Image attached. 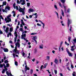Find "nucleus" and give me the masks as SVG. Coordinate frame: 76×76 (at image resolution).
Returning <instances> with one entry per match:
<instances>
[{
    "mask_svg": "<svg viewBox=\"0 0 76 76\" xmlns=\"http://www.w3.org/2000/svg\"><path fill=\"white\" fill-rule=\"evenodd\" d=\"M20 39H18L17 42L15 43V49H14L13 51H12L13 53H15V54H16L17 53L18 54H19V51L18 50H17V47H18V48H20Z\"/></svg>",
    "mask_w": 76,
    "mask_h": 76,
    "instance_id": "1",
    "label": "nucleus"
},
{
    "mask_svg": "<svg viewBox=\"0 0 76 76\" xmlns=\"http://www.w3.org/2000/svg\"><path fill=\"white\" fill-rule=\"evenodd\" d=\"M26 61H25V64L26 65V66H25V68L26 69V70L25 71V72H24V71H23V70H22V72L24 73V74H25V73H26V70H29V68L28 67H27V65H26Z\"/></svg>",
    "mask_w": 76,
    "mask_h": 76,
    "instance_id": "2",
    "label": "nucleus"
},
{
    "mask_svg": "<svg viewBox=\"0 0 76 76\" xmlns=\"http://www.w3.org/2000/svg\"><path fill=\"white\" fill-rule=\"evenodd\" d=\"M11 17V15L10 14L7 16V20L6 21V23H8L9 22H11V19L9 18H10Z\"/></svg>",
    "mask_w": 76,
    "mask_h": 76,
    "instance_id": "3",
    "label": "nucleus"
},
{
    "mask_svg": "<svg viewBox=\"0 0 76 76\" xmlns=\"http://www.w3.org/2000/svg\"><path fill=\"white\" fill-rule=\"evenodd\" d=\"M13 28L12 27H11L10 28V33L9 32L8 33V34L7 35V37H9V35L11 37L12 36V33L11 32L13 31Z\"/></svg>",
    "mask_w": 76,
    "mask_h": 76,
    "instance_id": "4",
    "label": "nucleus"
},
{
    "mask_svg": "<svg viewBox=\"0 0 76 76\" xmlns=\"http://www.w3.org/2000/svg\"><path fill=\"white\" fill-rule=\"evenodd\" d=\"M3 28H4V30L5 31V32L7 33H8V31H9V28L8 27H7L6 29H5V28H6V26H4Z\"/></svg>",
    "mask_w": 76,
    "mask_h": 76,
    "instance_id": "5",
    "label": "nucleus"
},
{
    "mask_svg": "<svg viewBox=\"0 0 76 76\" xmlns=\"http://www.w3.org/2000/svg\"><path fill=\"white\" fill-rule=\"evenodd\" d=\"M21 37L22 39H24L25 41H26V42H28V40H26V38H25V37H26V34H24L21 36Z\"/></svg>",
    "mask_w": 76,
    "mask_h": 76,
    "instance_id": "6",
    "label": "nucleus"
},
{
    "mask_svg": "<svg viewBox=\"0 0 76 76\" xmlns=\"http://www.w3.org/2000/svg\"><path fill=\"white\" fill-rule=\"evenodd\" d=\"M67 22L68 24V27L69 28V25H70L72 23V20L68 18Z\"/></svg>",
    "mask_w": 76,
    "mask_h": 76,
    "instance_id": "7",
    "label": "nucleus"
},
{
    "mask_svg": "<svg viewBox=\"0 0 76 76\" xmlns=\"http://www.w3.org/2000/svg\"><path fill=\"white\" fill-rule=\"evenodd\" d=\"M14 35L15 37V38L14 39V42H16L17 41V37H18V34H17V33L15 32L14 33Z\"/></svg>",
    "mask_w": 76,
    "mask_h": 76,
    "instance_id": "8",
    "label": "nucleus"
},
{
    "mask_svg": "<svg viewBox=\"0 0 76 76\" xmlns=\"http://www.w3.org/2000/svg\"><path fill=\"white\" fill-rule=\"evenodd\" d=\"M19 11L20 12V13L22 12V11L21 10H22L23 12H24L25 10V7H24L23 8H20L18 9Z\"/></svg>",
    "mask_w": 76,
    "mask_h": 76,
    "instance_id": "9",
    "label": "nucleus"
},
{
    "mask_svg": "<svg viewBox=\"0 0 76 76\" xmlns=\"http://www.w3.org/2000/svg\"><path fill=\"white\" fill-rule=\"evenodd\" d=\"M73 41L74 42H72V43L73 45L75 47V44H76V37H74Z\"/></svg>",
    "mask_w": 76,
    "mask_h": 76,
    "instance_id": "10",
    "label": "nucleus"
},
{
    "mask_svg": "<svg viewBox=\"0 0 76 76\" xmlns=\"http://www.w3.org/2000/svg\"><path fill=\"white\" fill-rule=\"evenodd\" d=\"M21 24H20V27H23V25H25V23H24V22H23V20L22 19L21 20Z\"/></svg>",
    "mask_w": 76,
    "mask_h": 76,
    "instance_id": "11",
    "label": "nucleus"
},
{
    "mask_svg": "<svg viewBox=\"0 0 76 76\" xmlns=\"http://www.w3.org/2000/svg\"><path fill=\"white\" fill-rule=\"evenodd\" d=\"M34 12V9H32V8H30L28 9V13H30L31 12Z\"/></svg>",
    "mask_w": 76,
    "mask_h": 76,
    "instance_id": "12",
    "label": "nucleus"
},
{
    "mask_svg": "<svg viewBox=\"0 0 76 76\" xmlns=\"http://www.w3.org/2000/svg\"><path fill=\"white\" fill-rule=\"evenodd\" d=\"M74 49H76V45H75V46L74 45H73V46H72L71 47V51H74Z\"/></svg>",
    "mask_w": 76,
    "mask_h": 76,
    "instance_id": "13",
    "label": "nucleus"
},
{
    "mask_svg": "<svg viewBox=\"0 0 76 76\" xmlns=\"http://www.w3.org/2000/svg\"><path fill=\"white\" fill-rule=\"evenodd\" d=\"M4 5L5 6L6 5V1H4L3 2V4L2 5H1L0 6V7H1V6H2V7H3V6H4Z\"/></svg>",
    "mask_w": 76,
    "mask_h": 76,
    "instance_id": "14",
    "label": "nucleus"
},
{
    "mask_svg": "<svg viewBox=\"0 0 76 76\" xmlns=\"http://www.w3.org/2000/svg\"><path fill=\"white\" fill-rule=\"evenodd\" d=\"M7 70V68L5 67V69H3L2 71V73H4V72L6 71Z\"/></svg>",
    "mask_w": 76,
    "mask_h": 76,
    "instance_id": "15",
    "label": "nucleus"
},
{
    "mask_svg": "<svg viewBox=\"0 0 76 76\" xmlns=\"http://www.w3.org/2000/svg\"><path fill=\"white\" fill-rule=\"evenodd\" d=\"M22 5H24L25 4V0H23L21 2H20Z\"/></svg>",
    "mask_w": 76,
    "mask_h": 76,
    "instance_id": "16",
    "label": "nucleus"
},
{
    "mask_svg": "<svg viewBox=\"0 0 76 76\" xmlns=\"http://www.w3.org/2000/svg\"><path fill=\"white\" fill-rule=\"evenodd\" d=\"M31 38L32 40H35V39H37V37L36 36L31 37Z\"/></svg>",
    "mask_w": 76,
    "mask_h": 76,
    "instance_id": "17",
    "label": "nucleus"
},
{
    "mask_svg": "<svg viewBox=\"0 0 76 76\" xmlns=\"http://www.w3.org/2000/svg\"><path fill=\"white\" fill-rule=\"evenodd\" d=\"M1 13H0V24H1V22H0L1 21V18L2 20H3L4 19V18H3V17H2V16H1Z\"/></svg>",
    "mask_w": 76,
    "mask_h": 76,
    "instance_id": "18",
    "label": "nucleus"
},
{
    "mask_svg": "<svg viewBox=\"0 0 76 76\" xmlns=\"http://www.w3.org/2000/svg\"><path fill=\"white\" fill-rule=\"evenodd\" d=\"M54 62H55L56 64H58V60H57V58H55L54 61Z\"/></svg>",
    "mask_w": 76,
    "mask_h": 76,
    "instance_id": "19",
    "label": "nucleus"
},
{
    "mask_svg": "<svg viewBox=\"0 0 76 76\" xmlns=\"http://www.w3.org/2000/svg\"><path fill=\"white\" fill-rule=\"evenodd\" d=\"M68 53L69 54V56L70 57H72V56H73V55H72L73 54H72V53L70 52H69Z\"/></svg>",
    "mask_w": 76,
    "mask_h": 76,
    "instance_id": "20",
    "label": "nucleus"
},
{
    "mask_svg": "<svg viewBox=\"0 0 76 76\" xmlns=\"http://www.w3.org/2000/svg\"><path fill=\"white\" fill-rule=\"evenodd\" d=\"M4 52H8L9 50L7 48H5L4 49Z\"/></svg>",
    "mask_w": 76,
    "mask_h": 76,
    "instance_id": "21",
    "label": "nucleus"
},
{
    "mask_svg": "<svg viewBox=\"0 0 76 76\" xmlns=\"http://www.w3.org/2000/svg\"><path fill=\"white\" fill-rule=\"evenodd\" d=\"M61 10V15L63 16V17H64V14L63 10Z\"/></svg>",
    "mask_w": 76,
    "mask_h": 76,
    "instance_id": "22",
    "label": "nucleus"
},
{
    "mask_svg": "<svg viewBox=\"0 0 76 76\" xmlns=\"http://www.w3.org/2000/svg\"><path fill=\"white\" fill-rule=\"evenodd\" d=\"M6 9H8L9 10H10V7L8 6H6L5 8V10H6Z\"/></svg>",
    "mask_w": 76,
    "mask_h": 76,
    "instance_id": "23",
    "label": "nucleus"
},
{
    "mask_svg": "<svg viewBox=\"0 0 76 76\" xmlns=\"http://www.w3.org/2000/svg\"><path fill=\"white\" fill-rule=\"evenodd\" d=\"M12 13L14 14L13 15V16H14V17H15V16H16L15 11H12Z\"/></svg>",
    "mask_w": 76,
    "mask_h": 76,
    "instance_id": "24",
    "label": "nucleus"
},
{
    "mask_svg": "<svg viewBox=\"0 0 76 76\" xmlns=\"http://www.w3.org/2000/svg\"><path fill=\"white\" fill-rule=\"evenodd\" d=\"M39 48L41 49H43V45H41L39 46Z\"/></svg>",
    "mask_w": 76,
    "mask_h": 76,
    "instance_id": "25",
    "label": "nucleus"
},
{
    "mask_svg": "<svg viewBox=\"0 0 76 76\" xmlns=\"http://www.w3.org/2000/svg\"><path fill=\"white\" fill-rule=\"evenodd\" d=\"M61 2L63 3H64L66 1V0H60Z\"/></svg>",
    "mask_w": 76,
    "mask_h": 76,
    "instance_id": "26",
    "label": "nucleus"
},
{
    "mask_svg": "<svg viewBox=\"0 0 76 76\" xmlns=\"http://www.w3.org/2000/svg\"><path fill=\"white\" fill-rule=\"evenodd\" d=\"M63 7H64L65 12H66V6H64V4L63 5Z\"/></svg>",
    "mask_w": 76,
    "mask_h": 76,
    "instance_id": "27",
    "label": "nucleus"
},
{
    "mask_svg": "<svg viewBox=\"0 0 76 76\" xmlns=\"http://www.w3.org/2000/svg\"><path fill=\"white\" fill-rule=\"evenodd\" d=\"M70 39H71V37H70V36H69L68 38V40L69 42H70Z\"/></svg>",
    "mask_w": 76,
    "mask_h": 76,
    "instance_id": "28",
    "label": "nucleus"
},
{
    "mask_svg": "<svg viewBox=\"0 0 76 76\" xmlns=\"http://www.w3.org/2000/svg\"><path fill=\"white\" fill-rule=\"evenodd\" d=\"M12 55H13V57H14V58H15V56H16V57H18V55H16V54H14V53H13V54H12Z\"/></svg>",
    "mask_w": 76,
    "mask_h": 76,
    "instance_id": "29",
    "label": "nucleus"
},
{
    "mask_svg": "<svg viewBox=\"0 0 76 76\" xmlns=\"http://www.w3.org/2000/svg\"><path fill=\"white\" fill-rule=\"evenodd\" d=\"M73 76H76V72H73L72 74Z\"/></svg>",
    "mask_w": 76,
    "mask_h": 76,
    "instance_id": "30",
    "label": "nucleus"
},
{
    "mask_svg": "<svg viewBox=\"0 0 76 76\" xmlns=\"http://www.w3.org/2000/svg\"><path fill=\"white\" fill-rule=\"evenodd\" d=\"M42 24L43 25L42 28H43V29H44V28H45V24L44 23H42Z\"/></svg>",
    "mask_w": 76,
    "mask_h": 76,
    "instance_id": "31",
    "label": "nucleus"
},
{
    "mask_svg": "<svg viewBox=\"0 0 76 76\" xmlns=\"http://www.w3.org/2000/svg\"><path fill=\"white\" fill-rule=\"evenodd\" d=\"M59 5L60 7H61V8H62L63 7V6H62L61 4V3H60V2L59 3Z\"/></svg>",
    "mask_w": 76,
    "mask_h": 76,
    "instance_id": "32",
    "label": "nucleus"
},
{
    "mask_svg": "<svg viewBox=\"0 0 76 76\" xmlns=\"http://www.w3.org/2000/svg\"><path fill=\"white\" fill-rule=\"evenodd\" d=\"M27 7H29L30 6V3H27Z\"/></svg>",
    "mask_w": 76,
    "mask_h": 76,
    "instance_id": "33",
    "label": "nucleus"
},
{
    "mask_svg": "<svg viewBox=\"0 0 76 76\" xmlns=\"http://www.w3.org/2000/svg\"><path fill=\"white\" fill-rule=\"evenodd\" d=\"M65 44L66 45H67V46H69V44L68 43H67L66 41L65 42Z\"/></svg>",
    "mask_w": 76,
    "mask_h": 76,
    "instance_id": "34",
    "label": "nucleus"
},
{
    "mask_svg": "<svg viewBox=\"0 0 76 76\" xmlns=\"http://www.w3.org/2000/svg\"><path fill=\"white\" fill-rule=\"evenodd\" d=\"M72 26H70V28L69 29V31L70 32H72Z\"/></svg>",
    "mask_w": 76,
    "mask_h": 76,
    "instance_id": "35",
    "label": "nucleus"
},
{
    "mask_svg": "<svg viewBox=\"0 0 76 76\" xmlns=\"http://www.w3.org/2000/svg\"><path fill=\"white\" fill-rule=\"evenodd\" d=\"M35 34H37V33H31L30 34V35H35Z\"/></svg>",
    "mask_w": 76,
    "mask_h": 76,
    "instance_id": "36",
    "label": "nucleus"
},
{
    "mask_svg": "<svg viewBox=\"0 0 76 76\" xmlns=\"http://www.w3.org/2000/svg\"><path fill=\"white\" fill-rule=\"evenodd\" d=\"M15 66H18V62H17V61H15Z\"/></svg>",
    "mask_w": 76,
    "mask_h": 76,
    "instance_id": "37",
    "label": "nucleus"
},
{
    "mask_svg": "<svg viewBox=\"0 0 76 76\" xmlns=\"http://www.w3.org/2000/svg\"><path fill=\"white\" fill-rule=\"evenodd\" d=\"M17 2L18 4H20V1H19L18 0H17Z\"/></svg>",
    "mask_w": 76,
    "mask_h": 76,
    "instance_id": "38",
    "label": "nucleus"
},
{
    "mask_svg": "<svg viewBox=\"0 0 76 76\" xmlns=\"http://www.w3.org/2000/svg\"><path fill=\"white\" fill-rule=\"evenodd\" d=\"M2 12H6V13H7V10H4V9H3Z\"/></svg>",
    "mask_w": 76,
    "mask_h": 76,
    "instance_id": "39",
    "label": "nucleus"
},
{
    "mask_svg": "<svg viewBox=\"0 0 76 76\" xmlns=\"http://www.w3.org/2000/svg\"><path fill=\"white\" fill-rule=\"evenodd\" d=\"M15 5H16V4H13V7H14V9H16Z\"/></svg>",
    "mask_w": 76,
    "mask_h": 76,
    "instance_id": "40",
    "label": "nucleus"
},
{
    "mask_svg": "<svg viewBox=\"0 0 76 76\" xmlns=\"http://www.w3.org/2000/svg\"><path fill=\"white\" fill-rule=\"evenodd\" d=\"M37 49H35L34 51V53H37Z\"/></svg>",
    "mask_w": 76,
    "mask_h": 76,
    "instance_id": "41",
    "label": "nucleus"
},
{
    "mask_svg": "<svg viewBox=\"0 0 76 76\" xmlns=\"http://www.w3.org/2000/svg\"><path fill=\"white\" fill-rule=\"evenodd\" d=\"M54 73L56 75L57 73V70H55Z\"/></svg>",
    "mask_w": 76,
    "mask_h": 76,
    "instance_id": "42",
    "label": "nucleus"
},
{
    "mask_svg": "<svg viewBox=\"0 0 76 76\" xmlns=\"http://www.w3.org/2000/svg\"><path fill=\"white\" fill-rule=\"evenodd\" d=\"M19 30L20 31H23V28H19Z\"/></svg>",
    "mask_w": 76,
    "mask_h": 76,
    "instance_id": "43",
    "label": "nucleus"
},
{
    "mask_svg": "<svg viewBox=\"0 0 76 76\" xmlns=\"http://www.w3.org/2000/svg\"><path fill=\"white\" fill-rule=\"evenodd\" d=\"M6 66L7 67H9V64L7 63L6 64Z\"/></svg>",
    "mask_w": 76,
    "mask_h": 76,
    "instance_id": "44",
    "label": "nucleus"
},
{
    "mask_svg": "<svg viewBox=\"0 0 76 76\" xmlns=\"http://www.w3.org/2000/svg\"><path fill=\"white\" fill-rule=\"evenodd\" d=\"M21 12H22L23 15H25V11H23L22 10H21Z\"/></svg>",
    "mask_w": 76,
    "mask_h": 76,
    "instance_id": "45",
    "label": "nucleus"
},
{
    "mask_svg": "<svg viewBox=\"0 0 76 76\" xmlns=\"http://www.w3.org/2000/svg\"><path fill=\"white\" fill-rule=\"evenodd\" d=\"M37 26H41V24H40L39 23H37Z\"/></svg>",
    "mask_w": 76,
    "mask_h": 76,
    "instance_id": "46",
    "label": "nucleus"
},
{
    "mask_svg": "<svg viewBox=\"0 0 76 76\" xmlns=\"http://www.w3.org/2000/svg\"><path fill=\"white\" fill-rule=\"evenodd\" d=\"M61 46H62L61 45H60V46H59V51H60V50H61Z\"/></svg>",
    "mask_w": 76,
    "mask_h": 76,
    "instance_id": "47",
    "label": "nucleus"
},
{
    "mask_svg": "<svg viewBox=\"0 0 76 76\" xmlns=\"http://www.w3.org/2000/svg\"><path fill=\"white\" fill-rule=\"evenodd\" d=\"M71 67L72 69H73L74 68L73 65L72 64H71Z\"/></svg>",
    "mask_w": 76,
    "mask_h": 76,
    "instance_id": "48",
    "label": "nucleus"
},
{
    "mask_svg": "<svg viewBox=\"0 0 76 76\" xmlns=\"http://www.w3.org/2000/svg\"><path fill=\"white\" fill-rule=\"evenodd\" d=\"M4 63H9V62L8 61L6 60L4 61Z\"/></svg>",
    "mask_w": 76,
    "mask_h": 76,
    "instance_id": "49",
    "label": "nucleus"
},
{
    "mask_svg": "<svg viewBox=\"0 0 76 76\" xmlns=\"http://www.w3.org/2000/svg\"><path fill=\"white\" fill-rule=\"evenodd\" d=\"M33 73V70L31 69L30 71V74H32V73Z\"/></svg>",
    "mask_w": 76,
    "mask_h": 76,
    "instance_id": "50",
    "label": "nucleus"
},
{
    "mask_svg": "<svg viewBox=\"0 0 76 76\" xmlns=\"http://www.w3.org/2000/svg\"><path fill=\"white\" fill-rule=\"evenodd\" d=\"M66 51L67 53H68L69 52V49L67 48H66Z\"/></svg>",
    "mask_w": 76,
    "mask_h": 76,
    "instance_id": "51",
    "label": "nucleus"
},
{
    "mask_svg": "<svg viewBox=\"0 0 76 76\" xmlns=\"http://www.w3.org/2000/svg\"><path fill=\"white\" fill-rule=\"evenodd\" d=\"M54 7L56 10L57 9V7L56 5H54Z\"/></svg>",
    "mask_w": 76,
    "mask_h": 76,
    "instance_id": "52",
    "label": "nucleus"
},
{
    "mask_svg": "<svg viewBox=\"0 0 76 76\" xmlns=\"http://www.w3.org/2000/svg\"><path fill=\"white\" fill-rule=\"evenodd\" d=\"M61 50H62V51H64V48L63 47H62L61 48Z\"/></svg>",
    "mask_w": 76,
    "mask_h": 76,
    "instance_id": "53",
    "label": "nucleus"
},
{
    "mask_svg": "<svg viewBox=\"0 0 76 76\" xmlns=\"http://www.w3.org/2000/svg\"><path fill=\"white\" fill-rule=\"evenodd\" d=\"M16 9L17 10H18L19 9H18V6H16Z\"/></svg>",
    "mask_w": 76,
    "mask_h": 76,
    "instance_id": "54",
    "label": "nucleus"
},
{
    "mask_svg": "<svg viewBox=\"0 0 76 76\" xmlns=\"http://www.w3.org/2000/svg\"><path fill=\"white\" fill-rule=\"evenodd\" d=\"M47 58L48 60H50V56H48L47 57Z\"/></svg>",
    "mask_w": 76,
    "mask_h": 76,
    "instance_id": "55",
    "label": "nucleus"
},
{
    "mask_svg": "<svg viewBox=\"0 0 76 76\" xmlns=\"http://www.w3.org/2000/svg\"><path fill=\"white\" fill-rule=\"evenodd\" d=\"M22 56H23V57H24V58L25 57V56H25V53H22Z\"/></svg>",
    "mask_w": 76,
    "mask_h": 76,
    "instance_id": "56",
    "label": "nucleus"
},
{
    "mask_svg": "<svg viewBox=\"0 0 76 76\" xmlns=\"http://www.w3.org/2000/svg\"><path fill=\"white\" fill-rule=\"evenodd\" d=\"M67 12L68 13H69V12H70V9H68Z\"/></svg>",
    "mask_w": 76,
    "mask_h": 76,
    "instance_id": "57",
    "label": "nucleus"
},
{
    "mask_svg": "<svg viewBox=\"0 0 76 76\" xmlns=\"http://www.w3.org/2000/svg\"><path fill=\"white\" fill-rule=\"evenodd\" d=\"M29 17L30 18H32V15H29Z\"/></svg>",
    "mask_w": 76,
    "mask_h": 76,
    "instance_id": "58",
    "label": "nucleus"
},
{
    "mask_svg": "<svg viewBox=\"0 0 76 76\" xmlns=\"http://www.w3.org/2000/svg\"><path fill=\"white\" fill-rule=\"evenodd\" d=\"M42 68H43V65H42L40 67V69H42Z\"/></svg>",
    "mask_w": 76,
    "mask_h": 76,
    "instance_id": "59",
    "label": "nucleus"
},
{
    "mask_svg": "<svg viewBox=\"0 0 76 76\" xmlns=\"http://www.w3.org/2000/svg\"><path fill=\"white\" fill-rule=\"evenodd\" d=\"M38 18V15H36L35 16V17L34 18L35 19H36Z\"/></svg>",
    "mask_w": 76,
    "mask_h": 76,
    "instance_id": "60",
    "label": "nucleus"
},
{
    "mask_svg": "<svg viewBox=\"0 0 76 76\" xmlns=\"http://www.w3.org/2000/svg\"><path fill=\"white\" fill-rule=\"evenodd\" d=\"M60 76H63V74L62 73H60Z\"/></svg>",
    "mask_w": 76,
    "mask_h": 76,
    "instance_id": "61",
    "label": "nucleus"
},
{
    "mask_svg": "<svg viewBox=\"0 0 76 76\" xmlns=\"http://www.w3.org/2000/svg\"><path fill=\"white\" fill-rule=\"evenodd\" d=\"M9 43H10V44H12V41L11 40L10 41Z\"/></svg>",
    "mask_w": 76,
    "mask_h": 76,
    "instance_id": "62",
    "label": "nucleus"
},
{
    "mask_svg": "<svg viewBox=\"0 0 76 76\" xmlns=\"http://www.w3.org/2000/svg\"><path fill=\"white\" fill-rule=\"evenodd\" d=\"M52 52L53 54H55V51L54 50H53Z\"/></svg>",
    "mask_w": 76,
    "mask_h": 76,
    "instance_id": "63",
    "label": "nucleus"
},
{
    "mask_svg": "<svg viewBox=\"0 0 76 76\" xmlns=\"http://www.w3.org/2000/svg\"><path fill=\"white\" fill-rule=\"evenodd\" d=\"M74 3L76 6V0H75Z\"/></svg>",
    "mask_w": 76,
    "mask_h": 76,
    "instance_id": "64",
    "label": "nucleus"
}]
</instances>
